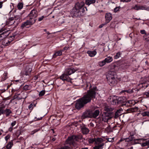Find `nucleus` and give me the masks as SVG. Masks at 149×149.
Instances as JSON below:
<instances>
[{
    "label": "nucleus",
    "instance_id": "47",
    "mask_svg": "<svg viewBox=\"0 0 149 149\" xmlns=\"http://www.w3.org/2000/svg\"><path fill=\"white\" fill-rule=\"evenodd\" d=\"M121 114H119L116 111L115 113L114 118H117Z\"/></svg>",
    "mask_w": 149,
    "mask_h": 149
},
{
    "label": "nucleus",
    "instance_id": "16",
    "mask_svg": "<svg viewBox=\"0 0 149 149\" xmlns=\"http://www.w3.org/2000/svg\"><path fill=\"white\" fill-rule=\"evenodd\" d=\"M32 25L33 24L31 23L30 22H29V21L27 20L26 21L24 22L22 24L21 26V27L22 29H23L26 26L31 25Z\"/></svg>",
    "mask_w": 149,
    "mask_h": 149
},
{
    "label": "nucleus",
    "instance_id": "36",
    "mask_svg": "<svg viewBox=\"0 0 149 149\" xmlns=\"http://www.w3.org/2000/svg\"><path fill=\"white\" fill-rule=\"evenodd\" d=\"M144 39L147 41H149V33L146 34L143 36Z\"/></svg>",
    "mask_w": 149,
    "mask_h": 149
},
{
    "label": "nucleus",
    "instance_id": "5",
    "mask_svg": "<svg viewBox=\"0 0 149 149\" xmlns=\"http://www.w3.org/2000/svg\"><path fill=\"white\" fill-rule=\"evenodd\" d=\"M112 118L111 113H104L102 115V118L103 121L107 122Z\"/></svg>",
    "mask_w": 149,
    "mask_h": 149
},
{
    "label": "nucleus",
    "instance_id": "53",
    "mask_svg": "<svg viewBox=\"0 0 149 149\" xmlns=\"http://www.w3.org/2000/svg\"><path fill=\"white\" fill-rule=\"evenodd\" d=\"M16 121H14L13 122H12L11 123V126L12 127H13L14 126H15V124L16 123Z\"/></svg>",
    "mask_w": 149,
    "mask_h": 149
},
{
    "label": "nucleus",
    "instance_id": "55",
    "mask_svg": "<svg viewBox=\"0 0 149 149\" xmlns=\"http://www.w3.org/2000/svg\"><path fill=\"white\" fill-rule=\"evenodd\" d=\"M124 140L125 141V138H121L120 140L117 143V144L121 142L122 141Z\"/></svg>",
    "mask_w": 149,
    "mask_h": 149
},
{
    "label": "nucleus",
    "instance_id": "32",
    "mask_svg": "<svg viewBox=\"0 0 149 149\" xmlns=\"http://www.w3.org/2000/svg\"><path fill=\"white\" fill-rule=\"evenodd\" d=\"M10 42L7 40H4L2 42L3 45L4 46H8L10 43Z\"/></svg>",
    "mask_w": 149,
    "mask_h": 149
},
{
    "label": "nucleus",
    "instance_id": "6",
    "mask_svg": "<svg viewBox=\"0 0 149 149\" xmlns=\"http://www.w3.org/2000/svg\"><path fill=\"white\" fill-rule=\"evenodd\" d=\"M82 100V99L80 98L77 100L75 105V107L77 109H80L86 104Z\"/></svg>",
    "mask_w": 149,
    "mask_h": 149
},
{
    "label": "nucleus",
    "instance_id": "41",
    "mask_svg": "<svg viewBox=\"0 0 149 149\" xmlns=\"http://www.w3.org/2000/svg\"><path fill=\"white\" fill-rule=\"evenodd\" d=\"M23 4L22 3H18L17 6V7L20 10L22 9L23 8Z\"/></svg>",
    "mask_w": 149,
    "mask_h": 149
},
{
    "label": "nucleus",
    "instance_id": "57",
    "mask_svg": "<svg viewBox=\"0 0 149 149\" xmlns=\"http://www.w3.org/2000/svg\"><path fill=\"white\" fill-rule=\"evenodd\" d=\"M39 130V129H36L35 130H34L32 132V134H33L37 132Z\"/></svg>",
    "mask_w": 149,
    "mask_h": 149
},
{
    "label": "nucleus",
    "instance_id": "54",
    "mask_svg": "<svg viewBox=\"0 0 149 149\" xmlns=\"http://www.w3.org/2000/svg\"><path fill=\"white\" fill-rule=\"evenodd\" d=\"M44 18V16H42L41 17H39L38 18V21L39 22L41 21H42L43 18Z\"/></svg>",
    "mask_w": 149,
    "mask_h": 149
},
{
    "label": "nucleus",
    "instance_id": "39",
    "mask_svg": "<svg viewBox=\"0 0 149 149\" xmlns=\"http://www.w3.org/2000/svg\"><path fill=\"white\" fill-rule=\"evenodd\" d=\"M121 53L120 52H118L114 56V58L116 59L118 58L120 56Z\"/></svg>",
    "mask_w": 149,
    "mask_h": 149
},
{
    "label": "nucleus",
    "instance_id": "27",
    "mask_svg": "<svg viewBox=\"0 0 149 149\" xmlns=\"http://www.w3.org/2000/svg\"><path fill=\"white\" fill-rule=\"evenodd\" d=\"M149 85V82L148 81L147 83H143L140 85V87L142 88H144L145 89Z\"/></svg>",
    "mask_w": 149,
    "mask_h": 149
},
{
    "label": "nucleus",
    "instance_id": "26",
    "mask_svg": "<svg viewBox=\"0 0 149 149\" xmlns=\"http://www.w3.org/2000/svg\"><path fill=\"white\" fill-rule=\"evenodd\" d=\"M13 145V143L12 141L8 143L6 146V148L7 149H10Z\"/></svg>",
    "mask_w": 149,
    "mask_h": 149
},
{
    "label": "nucleus",
    "instance_id": "29",
    "mask_svg": "<svg viewBox=\"0 0 149 149\" xmlns=\"http://www.w3.org/2000/svg\"><path fill=\"white\" fill-rule=\"evenodd\" d=\"M11 113V111L9 109H7L5 110L4 113L6 116H8Z\"/></svg>",
    "mask_w": 149,
    "mask_h": 149
},
{
    "label": "nucleus",
    "instance_id": "9",
    "mask_svg": "<svg viewBox=\"0 0 149 149\" xmlns=\"http://www.w3.org/2000/svg\"><path fill=\"white\" fill-rule=\"evenodd\" d=\"M117 77L116 73L112 71H110L109 72L107 77V79H116Z\"/></svg>",
    "mask_w": 149,
    "mask_h": 149
},
{
    "label": "nucleus",
    "instance_id": "10",
    "mask_svg": "<svg viewBox=\"0 0 149 149\" xmlns=\"http://www.w3.org/2000/svg\"><path fill=\"white\" fill-rule=\"evenodd\" d=\"M82 117L84 118L92 117V111L91 110L86 111L84 112Z\"/></svg>",
    "mask_w": 149,
    "mask_h": 149
},
{
    "label": "nucleus",
    "instance_id": "3",
    "mask_svg": "<svg viewBox=\"0 0 149 149\" xmlns=\"http://www.w3.org/2000/svg\"><path fill=\"white\" fill-rule=\"evenodd\" d=\"M82 5V4H81L80 6ZM79 6L80 7V5L76 3L74 7L72 9L71 14L73 17H79L81 16V13H80L78 8Z\"/></svg>",
    "mask_w": 149,
    "mask_h": 149
},
{
    "label": "nucleus",
    "instance_id": "61",
    "mask_svg": "<svg viewBox=\"0 0 149 149\" xmlns=\"http://www.w3.org/2000/svg\"><path fill=\"white\" fill-rule=\"evenodd\" d=\"M31 69H29V71L27 72V73L25 74L26 75H28L31 72Z\"/></svg>",
    "mask_w": 149,
    "mask_h": 149
},
{
    "label": "nucleus",
    "instance_id": "4",
    "mask_svg": "<svg viewBox=\"0 0 149 149\" xmlns=\"http://www.w3.org/2000/svg\"><path fill=\"white\" fill-rule=\"evenodd\" d=\"M95 146L93 147L94 149H102L103 148L104 143L102 139L97 138L95 141Z\"/></svg>",
    "mask_w": 149,
    "mask_h": 149
},
{
    "label": "nucleus",
    "instance_id": "56",
    "mask_svg": "<svg viewBox=\"0 0 149 149\" xmlns=\"http://www.w3.org/2000/svg\"><path fill=\"white\" fill-rule=\"evenodd\" d=\"M144 95L147 97H149V91L148 92H146L144 93Z\"/></svg>",
    "mask_w": 149,
    "mask_h": 149
},
{
    "label": "nucleus",
    "instance_id": "51",
    "mask_svg": "<svg viewBox=\"0 0 149 149\" xmlns=\"http://www.w3.org/2000/svg\"><path fill=\"white\" fill-rule=\"evenodd\" d=\"M121 67H122V69H124L125 68H127V66H126L125 64H122L121 65Z\"/></svg>",
    "mask_w": 149,
    "mask_h": 149
},
{
    "label": "nucleus",
    "instance_id": "17",
    "mask_svg": "<svg viewBox=\"0 0 149 149\" xmlns=\"http://www.w3.org/2000/svg\"><path fill=\"white\" fill-rule=\"evenodd\" d=\"M106 22L108 23L112 18L111 14L110 13H107L105 15Z\"/></svg>",
    "mask_w": 149,
    "mask_h": 149
},
{
    "label": "nucleus",
    "instance_id": "22",
    "mask_svg": "<svg viewBox=\"0 0 149 149\" xmlns=\"http://www.w3.org/2000/svg\"><path fill=\"white\" fill-rule=\"evenodd\" d=\"M100 113V111L98 110H96L94 112L92 111V117L94 118H96L98 116Z\"/></svg>",
    "mask_w": 149,
    "mask_h": 149
},
{
    "label": "nucleus",
    "instance_id": "50",
    "mask_svg": "<svg viewBox=\"0 0 149 149\" xmlns=\"http://www.w3.org/2000/svg\"><path fill=\"white\" fill-rule=\"evenodd\" d=\"M5 110L0 108V115L4 114Z\"/></svg>",
    "mask_w": 149,
    "mask_h": 149
},
{
    "label": "nucleus",
    "instance_id": "59",
    "mask_svg": "<svg viewBox=\"0 0 149 149\" xmlns=\"http://www.w3.org/2000/svg\"><path fill=\"white\" fill-rule=\"evenodd\" d=\"M121 2H130L131 0H120Z\"/></svg>",
    "mask_w": 149,
    "mask_h": 149
},
{
    "label": "nucleus",
    "instance_id": "30",
    "mask_svg": "<svg viewBox=\"0 0 149 149\" xmlns=\"http://www.w3.org/2000/svg\"><path fill=\"white\" fill-rule=\"evenodd\" d=\"M133 139V135H130L128 137L125 138L126 142H130L132 141Z\"/></svg>",
    "mask_w": 149,
    "mask_h": 149
},
{
    "label": "nucleus",
    "instance_id": "14",
    "mask_svg": "<svg viewBox=\"0 0 149 149\" xmlns=\"http://www.w3.org/2000/svg\"><path fill=\"white\" fill-rule=\"evenodd\" d=\"M60 78L63 81H68L69 77L68 75L66 73H65V72L60 77Z\"/></svg>",
    "mask_w": 149,
    "mask_h": 149
},
{
    "label": "nucleus",
    "instance_id": "43",
    "mask_svg": "<svg viewBox=\"0 0 149 149\" xmlns=\"http://www.w3.org/2000/svg\"><path fill=\"white\" fill-rule=\"evenodd\" d=\"M140 10H148V8L145 6H140Z\"/></svg>",
    "mask_w": 149,
    "mask_h": 149
},
{
    "label": "nucleus",
    "instance_id": "1",
    "mask_svg": "<svg viewBox=\"0 0 149 149\" xmlns=\"http://www.w3.org/2000/svg\"><path fill=\"white\" fill-rule=\"evenodd\" d=\"M96 87H93L89 90L87 91V93L81 98L84 103L86 104L90 102L92 99L95 98L96 94Z\"/></svg>",
    "mask_w": 149,
    "mask_h": 149
},
{
    "label": "nucleus",
    "instance_id": "23",
    "mask_svg": "<svg viewBox=\"0 0 149 149\" xmlns=\"http://www.w3.org/2000/svg\"><path fill=\"white\" fill-rule=\"evenodd\" d=\"M114 109V108L109 106H105L104 107V110L107 112L112 111Z\"/></svg>",
    "mask_w": 149,
    "mask_h": 149
},
{
    "label": "nucleus",
    "instance_id": "8",
    "mask_svg": "<svg viewBox=\"0 0 149 149\" xmlns=\"http://www.w3.org/2000/svg\"><path fill=\"white\" fill-rule=\"evenodd\" d=\"M81 4H82V6L80 7L79 6V11L80 12V13H81V12L82 13H84L87 10V8L86 7L84 6V3L83 2H81L80 3H76V4H79V5H81Z\"/></svg>",
    "mask_w": 149,
    "mask_h": 149
},
{
    "label": "nucleus",
    "instance_id": "31",
    "mask_svg": "<svg viewBox=\"0 0 149 149\" xmlns=\"http://www.w3.org/2000/svg\"><path fill=\"white\" fill-rule=\"evenodd\" d=\"M14 20V18L13 17H12L10 18L8 20V22L9 23L8 24L9 25H11L12 24H14V22H15V21H13Z\"/></svg>",
    "mask_w": 149,
    "mask_h": 149
},
{
    "label": "nucleus",
    "instance_id": "18",
    "mask_svg": "<svg viewBox=\"0 0 149 149\" xmlns=\"http://www.w3.org/2000/svg\"><path fill=\"white\" fill-rule=\"evenodd\" d=\"M87 53L91 57L94 56L97 54V52L95 50L93 51H88L87 52Z\"/></svg>",
    "mask_w": 149,
    "mask_h": 149
},
{
    "label": "nucleus",
    "instance_id": "52",
    "mask_svg": "<svg viewBox=\"0 0 149 149\" xmlns=\"http://www.w3.org/2000/svg\"><path fill=\"white\" fill-rule=\"evenodd\" d=\"M123 111V110L122 109H120L116 111L119 114H121V115Z\"/></svg>",
    "mask_w": 149,
    "mask_h": 149
},
{
    "label": "nucleus",
    "instance_id": "21",
    "mask_svg": "<svg viewBox=\"0 0 149 149\" xmlns=\"http://www.w3.org/2000/svg\"><path fill=\"white\" fill-rule=\"evenodd\" d=\"M95 2V0H86L85 1V3L88 6H89L91 4H94Z\"/></svg>",
    "mask_w": 149,
    "mask_h": 149
},
{
    "label": "nucleus",
    "instance_id": "44",
    "mask_svg": "<svg viewBox=\"0 0 149 149\" xmlns=\"http://www.w3.org/2000/svg\"><path fill=\"white\" fill-rule=\"evenodd\" d=\"M121 8V7L120 6L117 7H116L114 9V13H116L118 11H119L120 9Z\"/></svg>",
    "mask_w": 149,
    "mask_h": 149
},
{
    "label": "nucleus",
    "instance_id": "15",
    "mask_svg": "<svg viewBox=\"0 0 149 149\" xmlns=\"http://www.w3.org/2000/svg\"><path fill=\"white\" fill-rule=\"evenodd\" d=\"M31 16L36 18L37 16V11L34 9L32 10L29 14V17H31Z\"/></svg>",
    "mask_w": 149,
    "mask_h": 149
},
{
    "label": "nucleus",
    "instance_id": "40",
    "mask_svg": "<svg viewBox=\"0 0 149 149\" xmlns=\"http://www.w3.org/2000/svg\"><path fill=\"white\" fill-rule=\"evenodd\" d=\"M127 92L129 93H131L133 92V89H129L128 90H124L122 91V93Z\"/></svg>",
    "mask_w": 149,
    "mask_h": 149
},
{
    "label": "nucleus",
    "instance_id": "63",
    "mask_svg": "<svg viewBox=\"0 0 149 149\" xmlns=\"http://www.w3.org/2000/svg\"><path fill=\"white\" fill-rule=\"evenodd\" d=\"M132 101V100H127V102H126V104L127 103H128L129 104H131Z\"/></svg>",
    "mask_w": 149,
    "mask_h": 149
},
{
    "label": "nucleus",
    "instance_id": "20",
    "mask_svg": "<svg viewBox=\"0 0 149 149\" xmlns=\"http://www.w3.org/2000/svg\"><path fill=\"white\" fill-rule=\"evenodd\" d=\"M118 97H114L113 98L111 103V104L113 105H116L118 104Z\"/></svg>",
    "mask_w": 149,
    "mask_h": 149
},
{
    "label": "nucleus",
    "instance_id": "60",
    "mask_svg": "<svg viewBox=\"0 0 149 149\" xmlns=\"http://www.w3.org/2000/svg\"><path fill=\"white\" fill-rule=\"evenodd\" d=\"M10 138V136L9 135H7L6 136H5V139L7 141Z\"/></svg>",
    "mask_w": 149,
    "mask_h": 149
},
{
    "label": "nucleus",
    "instance_id": "24",
    "mask_svg": "<svg viewBox=\"0 0 149 149\" xmlns=\"http://www.w3.org/2000/svg\"><path fill=\"white\" fill-rule=\"evenodd\" d=\"M62 52L61 50L56 52L53 56V58H55L58 56H60L62 55Z\"/></svg>",
    "mask_w": 149,
    "mask_h": 149
},
{
    "label": "nucleus",
    "instance_id": "35",
    "mask_svg": "<svg viewBox=\"0 0 149 149\" xmlns=\"http://www.w3.org/2000/svg\"><path fill=\"white\" fill-rule=\"evenodd\" d=\"M106 64V63L104 60L100 61L98 63V65L100 67H102Z\"/></svg>",
    "mask_w": 149,
    "mask_h": 149
},
{
    "label": "nucleus",
    "instance_id": "25",
    "mask_svg": "<svg viewBox=\"0 0 149 149\" xmlns=\"http://www.w3.org/2000/svg\"><path fill=\"white\" fill-rule=\"evenodd\" d=\"M106 63H109L113 61V58L112 57L108 56L106 58L104 59Z\"/></svg>",
    "mask_w": 149,
    "mask_h": 149
},
{
    "label": "nucleus",
    "instance_id": "58",
    "mask_svg": "<svg viewBox=\"0 0 149 149\" xmlns=\"http://www.w3.org/2000/svg\"><path fill=\"white\" fill-rule=\"evenodd\" d=\"M6 33H7V34L6 35H5V36H7L8 35V31H3L2 33H1V34H2V35H3V34H6Z\"/></svg>",
    "mask_w": 149,
    "mask_h": 149
},
{
    "label": "nucleus",
    "instance_id": "11",
    "mask_svg": "<svg viewBox=\"0 0 149 149\" xmlns=\"http://www.w3.org/2000/svg\"><path fill=\"white\" fill-rule=\"evenodd\" d=\"M118 104H122L123 105H125L126 102H127V99L125 97L123 96L122 97H118Z\"/></svg>",
    "mask_w": 149,
    "mask_h": 149
},
{
    "label": "nucleus",
    "instance_id": "33",
    "mask_svg": "<svg viewBox=\"0 0 149 149\" xmlns=\"http://www.w3.org/2000/svg\"><path fill=\"white\" fill-rule=\"evenodd\" d=\"M7 78V73L4 72L2 76V81H4Z\"/></svg>",
    "mask_w": 149,
    "mask_h": 149
},
{
    "label": "nucleus",
    "instance_id": "7",
    "mask_svg": "<svg viewBox=\"0 0 149 149\" xmlns=\"http://www.w3.org/2000/svg\"><path fill=\"white\" fill-rule=\"evenodd\" d=\"M79 127L81 132L84 134H87L89 132V130L87 128L85 125L81 124L79 125Z\"/></svg>",
    "mask_w": 149,
    "mask_h": 149
},
{
    "label": "nucleus",
    "instance_id": "19",
    "mask_svg": "<svg viewBox=\"0 0 149 149\" xmlns=\"http://www.w3.org/2000/svg\"><path fill=\"white\" fill-rule=\"evenodd\" d=\"M28 17L29 18V19L28 20V21H29V22H31V23L33 24L36 22V18L33 17L32 16L31 17H29V15L28 16Z\"/></svg>",
    "mask_w": 149,
    "mask_h": 149
},
{
    "label": "nucleus",
    "instance_id": "2",
    "mask_svg": "<svg viewBox=\"0 0 149 149\" xmlns=\"http://www.w3.org/2000/svg\"><path fill=\"white\" fill-rule=\"evenodd\" d=\"M82 136L81 135H73L69 137L65 141L66 144H69L70 145H73L75 141L81 139Z\"/></svg>",
    "mask_w": 149,
    "mask_h": 149
},
{
    "label": "nucleus",
    "instance_id": "37",
    "mask_svg": "<svg viewBox=\"0 0 149 149\" xmlns=\"http://www.w3.org/2000/svg\"><path fill=\"white\" fill-rule=\"evenodd\" d=\"M143 116H149V111H145L141 113Z\"/></svg>",
    "mask_w": 149,
    "mask_h": 149
},
{
    "label": "nucleus",
    "instance_id": "34",
    "mask_svg": "<svg viewBox=\"0 0 149 149\" xmlns=\"http://www.w3.org/2000/svg\"><path fill=\"white\" fill-rule=\"evenodd\" d=\"M149 145V140H146L143 143L141 144V146H146Z\"/></svg>",
    "mask_w": 149,
    "mask_h": 149
},
{
    "label": "nucleus",
    "instance_id": "12",
    "mask_svg": "<svg viewBox=\"0 0 149 149\" xmlns=\"http://www.w3.org/2000/svg\"><path fill=\"white\" fill-rule=\"evenodd\" d=\"M77 70H75L74 68H68L66 69L65 70V72L68 75H70L72 73H74L75 71H77Z\"/></svg>",
    "mask_w": 149,
    "mask_h": 149
},
{
    "label": "nucleus",
    "instance_id": "64",
    "mask_svg": "<svg viewBox=\"0 0 149 149\" xmlns=\"http://www.w3.org/2000/svg\"><path fill=\"white\" fill-rule=\"evenodd\" d=\"M13 127H12V126L10 127L9 129H8V130L10 131V132H11L12 131V130H13Z\"/></svg>",
    "mask_w": 149,
    "mask_h": 149
},
{
    "label": "nucleus",
    "instance_id": "28",
    "mask_svg": "<svg viewBox=\"0 0 149 149\" xmlns=\"http://www.w3.org/2000/svg\"><path fill=\"white\" fill-rule=\"evenodd\" d=\"M32 86L30 85H26L23 88L24 90L27 91L30 90L31 89Z\"/></svg>",
    "mask_w": 149,
    "mask_h": 149
},
{
    "label": "nucleus",
    "instance_id": "38",
    "mask_svg": "<svg viewBox=\"0 0 149 149\" xmlns=\"http://www.w3.org/2000/svg\"><path fill=\"white\" fill-rule=\"evenodd\" d=\"M96 140V139L95 138L90 139L88 140V141L90 143H92L95 142V144Z\"/></svg>",
    "mask_w": 149,
    "mask_h": 149
},
{
    "label": "nucleus",
    "instance_id": "13",
    "mask_svg": "<svg viewBox=\"0 0 149 149\" xmlns=\"http://www.w3.org/2000/svg\"><path fill=\"white\" fill-rule=\"evenodd\" d=\"M109 85L111 86H114L117 83L116 79H107Z\"/></svg>",
    "mask_w": 149,
    "mask_h": 149
},
{
    "label": "nucleus",
    "instance_id": "62",
    "mask_svg": "<svg viewBox=\"0 0 149 149\" xmlns=\"http://www.w3.org/2000/svg\"><path fill=\"white\" fill-rule=\"evenodd\" d=\"M3 3V1H0V8H2Z\"/></svg>",
    "mask_w": 149,
    "mask_h": 149
},
{
    "label": "nucleus",
    "instance_id": "42",
    "mask_svg": "<svg viewBox=\"0 0 149 149\" xmlns=\"http://www.w3.org/2000/svg\"><path fill=\"white\" fill-rule=\"evenodd\" d=\"M36 104L34 103H31L29 106V108L30 109H32L33 108L36 106Z\"/></svg>",
    "mask_w": 149,
    "mask_h": 149
},
{
    "label": "nucleus",
    "instance_id": "46",
    "mask_svg": "<svg viewBox=\"0 0 149 149\" xmlns=\"http://www.w3.org/2000/svg\"><path fill=\"white\" fill-rule=\"evenodd\" d=\"M106 140H107V141L111 142H113L114 141V138H106Z\"/></svg>",
    "mask_w": 149,
    "mask_h": 149
},
{
    "label": "nucleus",
    "instance_id": "48",
    "mask_svg": "<svg viewBox=\"0 0 149 149\" xmlns=\"http://www.w3.org/2000/svg\"><path fill=\"white\" fill-rule=\"evenodd\" d=\"M133 8L136 10H140V6H138L137 5H135Z\"/></svg>",
    "mask_w": 149,
    "mask_h": 149
},
{
    "label": "nucleus",
    "instance_id": "49",
    "mask_svg": "<svg viewBox=\"0 0 149 149\" xmlns=\"http://www.w3.org/2000/svg\"><path fill=\"white\" fill-rule=\"evenodd\" d=\"M138 110V108L137 107H135L131 109V111L132 112L137 111Z\"/></svg>",
    "mask_w": 149,
    "mask_h": 149
},
{
    "label": "nucleus",
    "instance_id": "45",
    "mask_svg": "<svg viewBox=\"0 0 149 149\" xmlns=\"http://www.w3.org/2000/svg\"><path fill=\"white\" fill-rule=\"evenodd\" d=\"M45 93V90H42L40 91L39 94L40 96H43Z\"/></svg>",
    "mask_w": 149,
    "mask_h": 149
}]
</instances>
